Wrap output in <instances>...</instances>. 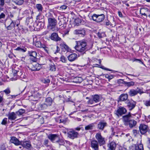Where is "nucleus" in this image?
Instances as JSON below:
<instances>
[{
    "mask_svg": "<svg viewBox=\"0 0 150 150\" xmlns=\"http://www.w3.org/2000/svg\"><path fill=\"white\" fill-rule=\"evenodd\" d=\"M35 46L38 47H42L41 43L40 41H37L35 43Z\"/></svg>",
    "mask_w": 150,
    "mask_h": 150,
    "instance_id": "3c124183",
    "label": "nucleus"
},
{
    "mask_svg": "<svg viewBox=\"0 0 150 150\" xmlns=\"http://www.w3.org/2000/svg\"><path fill=\"white\" fill-rule=\"evenodd\" d=\"M49 140L47 139H45L44 141L43 144L45 146H48V143Z\"/></svg>",
    "mask_w": 150,
    "mask_h": 150,
    "instance_id": "bf43d9fd",
    "label": "nucleus"
},
{
    "mask_svg": "<svg viewBox=\"0 0 150 150\" xmlns=\"http://www.w3.org/2000/svg\"><path fill=\"white\" fill-rule=\"evenodd\" d=\"M8 118L9 120H13L16 118V113L14 112L9 113L8 115Z\"/></svg>",
    "mask_w": 150,
    "mask_h": 150,
    "instance_id": "393cba45",
    "label": "nucleus"
},
{
    "mask_svg": "<svg viewBox=\"0 0 150 150\" xmlns=\"http://www.w3.org/2000/svg\"><path fill=\"white\" fill-rule=\"evenodd\" d=\"M98 144L97 141L93 140L91 142V146L94 150H98Z\"/></svg>",
    "mask_w": 150,
    "mask_h": 150,
    "instance_id": "a211bd4d",
    "label": "nucleus"
},
{
    "mask_svg": "<svg viewBox=\"0 0 150 150\" xmlns=\"http://www.w3.org/2000/svg\"><path fill=\"white\" fill-rule=\"evenodd\" d=\"M50 70L52 71H55L56 70L55 66L54 64H51L50 66Z\"/></svg>",
    "mask_w": 150,
    "mask_h": 150,
    "instance_id": "09e8293b",
    "label": "nucleus"
},
{
    "mask_svg": "<svg viewBox=\"0 0 150 150\" xmlns=\"http://www.w3.org/2000/svg\"><path fill=\"white\" fill-rule=\"evenodd\" d=\"M0 150H6L5 146L4 144H2L1 146Z\"/></svg>",
    "mask_w": 150,
    "mask_h": 150,
    "instance_id": "69168bd1",
    "label": "nucleus"
},
{
    "mask_svg": "<svg viewBox=\"0 0 150 150\" xmlns=\"http://www.w3.org/2000/svg\"><path fill=\"white\" fill-rule=\"evenodd\" d=\"M92 98L94 102L97 103L99 102L100 101V99L99 96L98 94H95L92 96Z\"/></svg>",
    "mask_w": 150,
    "mask_h": 150,
    "instance_id": "c756f323",
    "label": "nucleus"
},
{
    "mask_svg": "<svg viewBox=\"0 0 150 150\" xmlns=\"http://www.w3.org/2000/svg\"><path fill=\"white\" fill-rule=\"evenodd\" d=\"M26 49H22L19 47H18L16 49V50L19 51H22L23 52H25L26 51Z\"/></svg>",
    "mask_w": 150,
    "mask_h": 150,
    "instance_id": "6e6d98bb",
    "label": "nucleus"
},
{
    "mask_svg": "<svg viewBox=\"0 0 150 150\" xmlns=\"http://www.w3.org/2000/svg\"><path fill=\"white\" fill-rule=\"evenodd\" d=\"M73 33L75 35H80L81 36H83L85 35L86 31L83 28L81 30H75L74 31Z\"/></svg>",
    "mask_w": 150,
    "mask_h": 150,
    "instance_id": "2eb2a0df",
    "label": "nucleus"
},
{
    "mask_svg": "<svg viewBox=\"0 0 150 150\" xmlns=\"http://www.w3.org/2000/svg\"><path fill=\"white\" fill-rule=\"evenodd\" d=\"M10 142L16 146L20 145L22 144V141H19L16 137H12L11 138Z\"/></svg>",
    "mask_w": 150,
    "mask_h": 150,
    "instance_id": "dca6fc26",
    "label": "nucleus"
},
{
    "mask_svg": "<svg viewBox=\"0 0 150 150\" xmlns=\"http://www.w3.org/2000/svg\"><path fill=\"white\" fill-rule=\"evenodd\" d=\"M95 137L100 146L103 145L105 144V139L102 136L100 133H98L96 134Z\"/></svg>",
    "mask_w": 150,
    "mask_h": 150,
    "instance_id": "7ed1b4c3",
    "label": "nucleus"
},
{
    "mask_svg": "<svg viewBox=\"0 0 150 150\" xmlns=\"http://www.w3.org/2000/svg\"><path fill=\"white\" fill-rule=\"evenodd\" d=\"M97 35L98 38H103V37H106V35L105 32H98L97 33Z\"/></svg>",
    "mask_w": 150,
    "mask_h": 150,
    "instance_id": "4c0bfd02",
    "label": "nucleus"
},
{
    "mask_svg": "<svg viewBox=\"0 0 150 150\" xmlns=\"http://www.w3.org/2000/svg\"><path fill=\"white\" fill-rule=\"evenodd\" d=\"M25 112V110L24 109H19L18 111L16 112V114L18 115H22Z\"/></svg>",
    "mask_w": 150,
    "mask_h": 150,
    "instance_id": "79ce46f5",
    "label": "nucleus"
},
{
    "mask_svg": "<svg viewBox=\"0 0 150 150\" xmlns=\"http://www.w3.org/2000/svg\"><path fill=\"white\" fill-rule=\"evenodd\" d=\"M93 20L98 23L102 22L105 18V16L103 14H94L92 16Z\"/></svg>",
    "mask_w": 150,
    "mask_h": 150,
    "instance_id": "f03ea898",
    "label": "nucleus"
},
{
    "mask_svg": "<svg viewBox=\"0 0 150 150\" xmlns=\"http://www.w3.org/2000/svg\"><path fill=\"white\" fill-rule=\"evenodd\" d=\"M4 4V0H0V7H3Z\"/></svg>",
    "mask_w": 150,
    "mask_h": 150,
    "instance_id": "0e129e2a",
    "label": "nucleus"
},
{
    "mask_svg": "<svg viewBox=\"0 0 150 150\" xmlns=\"http://www.w3.org/2000/svg\"><path fill=\"white\" fill-rule=\"evenodd\" d=\"M143 93L141 89L137 88L136 89H132L130 90L128 92L129 96H133L137 95L138 93Z\"/></svg>",
    "mask_w": 150,
    "mask_h": 150,
    "instance_id": "39448f33",
    "label": "nucleus"
},
{
    "mask_svg": "<svg viewBox=\"0 0 150 150\" xmlns=\"http://www.w3.org/2000/svg\"><path fill=\"white\" fill-rule=\"evenodd\" d=\"M21 144V145L23 147L28 149H30L32 147L30 142L28 141H22Z\"/></svg>",
    "mask_w": 150,
    "mask_h": 150,
    "instance_id": "412c9836",
    "label": "nucleus"
},
{
    "mask_svg": "<svg viewBox=\"0 0 150 150\" xmlns=\"http://www.w3.org/2000/svg\"><path fill=\"white\" fill-rule=\"evenodd\" d=\"M60 46L62 49H64L66 50L67 51H69L70 50L69 47L65 44H61Z\"/></svg>",
    "mask_w": 150,
    "mask_h": 150,
    "instance_id": "ea45409f",
    "label": "nucleus"
},
{
    "mask_svg": "<svg viewBox=\"0 0 150 150\" xmlns=\"http://www.w3.org/2000/svg\"><path fill=\"white\" fill-rule=\"evenodd\" d=\"M107 124L106 122H100L98 124L97 128L100 130H103L104 127L107 126Z\"/></svg>",
    "mask_w": 150,
    "mask_h": 150,
    "instance_id": "4be33fe9",
    "label": "nucleus"
},
{
    "mask_svg": "<svg viewBox=\"0 0 150 150\" xmlns=\"http://www.w3.org/2000/svg\"><path fill=\"white\" fill-rule=\"evenodd\" d=\"M36 19L38 20V22L45 23L44 16L42 15L40 13L37 16Z\"/></svg>",
    "mask_w": 150,
    "mask_h": 150,
    "instance_id": "bb28decb",
    "label": "nucleus"
},
{
    "mask_svg": "<svg viewBox=\"0 0 150 150\" xmlns=\"http://www.w3.org/2000/svg\"><path fill=\"white\" fill-rule=\"evenodd\" d=\"M124 84L125 85V86H127L129 87L134 86V82L133 81H131L129 82L124 81Z\"/></svg>",
    "mask_w": 150,
    "mask_h": 150,
    "instance_id": "c9c22d12",
    "label": "nucleus"
},
{
    "mask_svg": "<svg viewBox=\"0 0 150 150\" xmlns=\"http://www.w3.org/2000/svg\"><path fill=\"white\" fill-rule=\"evenodd\" d=\"M13 72L15 75L17 74V75L18 76H19L21 75V71H17L16 70H13Z\"/></svg>",
    "mask_w": 150,
    "mask_h": 150,
    "instance_id": "de8ad7c7",
    "label": "nucleus"
},
{
    "mask_svg": "<svg viewBox=\"0 0 150 150\" xmlns=\"http://www.w3.org/2000/svg\"><path fill=\"white\" fill-rule=\"evenodd\" d=\"M3 92H4L6 95H7L9 94L10 93L11 91L10 88H8L5 90H4Z\"/></svg>",
    "mask_w": 150,
    "mask_h": 150,
    "instance_id": "8fccbe9b",
    "label": "nucleus"
},
{
    "mask_svg": "<svg viewBox=\"0 0 150 150\" xmlns=\"http://www.w3.org/2000/svg\"><path fill=\"white\" fill-rule=\"evenodd\" d=\"M128 95L127 93H123L121 94L118 98V101H127L128 98Z\"/></svg>",
    "mask_w": 150,
    "mask_h": 150,
    "instance_id": "6ab92c4d",
    "label": "nucleus"
},
{
    "mask_svg": "<svg viewBox=\"0 0 150 150\" xmlns=\"http://www.w3.org/2000/svg\"><path fill=\"white\" fill-rule=\"evenodd\" d=\"M60 145H63L65 144V142L64 140L62 139H60L59 137V140L56 142Z\"/></svg>",
    "mask_w": 150,
    "mask_h": 150,
    "instance_id": "c03bdc74",
    "label": "nucleus"
},
{
    "mask_svg": "<svg viewBox=\"0 0 150 150\" xmlns=\"http://www.w3.org/2000/svg\"><path fill=\"white\" fill-rule=\"evenodd\" d=\"M32 66L31 69V71H38L41 68V65L38 63L34 64Z\"/></svg>",
    "mask_w": 150,
    "mask_h": 150,
    "instance_id": "aec40b11",
    "label": "nucleus"
},
{
    "mask_svg": "<svg viewBox=\"0 0 150 150\" xmlns=\"http://www.w3.org/2000/svg\"><path fill=\"white\" fill-rule=\"evenodd\" d=\"M46 16L48 18V19H49L50 18H53L52 14L50 12L46 13Z\"/></svg>",
    "mask_w": 150,
    "mask_h": 150,
    "instance_id": "a18cd8bd",
    "label": "nucleus"
},
{
    "mask_svg": "<svg viewBox=\"0 0 150 150\" xmlns=\"http://www.w3.org/2000/svg\"><path fill=\"white\" fill-rule=\"evenodd\" d=\"M36 7L38 11L40 13L42 12L43 10L42 5L40 4H37L36 5Z\"/></svg>",
    "mask_w": 150,
    "mask_h": 150,
    "instance_id": "72a5a7b5",
    "label": "nucleus"
},
{
    "mask_svg": "<svg viewBox=\"0 0 150 150\" xmlns=\"http://www.w3.org/2000/svg\"><path fill=\"white\" fill-rule=\"evenodd\" d=\"M109 149L108 150H115L116 147V144L114 142L112 141L108 145Z\"/></svg>",
    "mask_w": 150,
    "mask_h": 150,
    "instance_id": "5701e85b",
    "label": "nucleus"
},
{
    "mask_svg": "<svg viewBox=\"0 0 150 150\" xmlns=\"http://www.w3.org/2000/svg\"><path fill=\"white\" fill-rule=\"evenodd\" d=\"M83 81L82 78L80 77H76L73 79V82L76 83H80Z\"/></svg>",
    "mask_w": 150,
    "mask_h": 150,
    "instance_id": "7c9ffc66",
    "label": "nucleus"
},
{
    "mask_svg": "<svg viewBox=\"0 0 150 150\" xmlns=\"http://www.w3.org/2000/svg\"><path fill=\"white\" fill-rule=\"evenodd\" d=\"M5 17V15L4 13H1V14L0 15V20L2 18H4ZM0 22H1V21H0Z\"/></svg>",
    "mask_w": 150,
    "mask_h": 150,
    "instance_id": "e2e57ef3",
    "label": "nucleus"
},
{
    "mask_svg": "<svg viewBox=\"0 0 150 150\" xmlns=\"http://www.w3.org/2000/svg\"><path fill=\"white\" fill-rule=\"evenodd\" d=\"M67 58L69 61L72 62L75 60L77 58V55L75 53H72L69 55Z\"/></svg>",
    "mask_w": 150,
    "mask_h": 150,
    "instance_id": "b1692460",
    "label": "nucleus"
},
{
    "mask_svg": "<svg viewBox=\"0 0 150 150\" xmlns=\"http://www.w3.org/2000/svg\"><path fill=\"white\" fill-rule=\"evenodd\" d=\"M132 132L135 136H136L137 134L139 133V131H137L135 129L133 130Z\"/></svg>",
    "mask_w": 150,
    "mask_h": 150,
    "instance_id": "680f3d73",
    "label": "nucleus"
},
{
    "mask_svg": "<svg viewBox=\"0 0 150 150\" xmlns=\"http://www.w3.org/2000/svg\"><path fill=\"white\" fill-rule=\"evenodd\" d=\"M68 137L69 138L74 139L78 137V133L74 130L69 131L67 133Z\"/></svg>",
    "mask_w": 150,
    "mask_h": 150,
    "instance_id": "9d476101",
    "label": "nucleus"
},
{
    "mask_svg": "<svg viewBox=\"0 0 150 150\" xmlns=\"http://www.w3.org/2000/svg\"><path fill=\"white\" fill-rule=\"evenodd\" d=\"M49 38L51 40L55 42L60 41L61 40V38L59 36L57 33H55L51 34Z\"/></svg>",
    "mask_w": 150,
    "mask_h": 150,
    "instance_id": "ddd939ff",
    "label": "nucleus"
},
{
    "mask_svg": "<svg viewBox=\"0 0 150 150\" xmlns=\"http://www.w3.org/2000/svg\"><path fill=\"white\" fill-rule=\"evenodd\" d=\"M47 137L52 142L56 143L59 140V137L58 134H49Z\"/></svg>",
    "mask_w": 150,
    "mask_h": 150,
    "instance_id": "423d86ee",
    "label": "nucleus"
},
{
    "mask_svg": "<svg viewBox=\"0 0 150 150\" xmlns=\"http://www.w3.org/2000/svg\"><path fill=\"white\" fill-rule=\"evenodd\" d=\"M127 112L126 109L124 107L120 108L116 111V114L118 116L125 114Z\"/></svg>",
    "mask_w": 150,
    "mask_h": 150,
    "instance_id": "f3484780",
    "label": "nucleus"
},
{
    "mask_svg": "<svg viewBox=\"0 0 150 150\" xmlns=\"http://www.w3.org/2000/svg\"><path fill=\"white\" fill-rule=\"evenodd\" d=\"M75 22L76 25H79L81 23V20L80 19L78 18L75 20Z\"/></svg>",
    "mask_w": 150,
    "mask_h": 150,
    "instance_id": "603ef678",
    "label": "nucleus"
},
{
    "mask_svg": "<svg viewBox=\"0 0 150 150\" xmlns=\"http://www.w3.org/2000/svg\"><path fill=\"white\" fill-rule=\"evenodd\" d=\"M60 22L61 23V25H62L63 24H64V23H65V21L63 19H61L59 23V24H60Z\"/></svg>",
    "mask_w": 150,
    "mask_h": 150,
    "instance_id": "774afa93",
    "label": "nucleus"
},
{
    "mask_svg": "<svg viewBox=\"0 0 150 150\" xmlns=\"http://www.w3.org/2000/svg\"><path fill=\"white\" fill-rule=\"evenodd\" d=\"M59 122L58 121L59 123H62L64 124H65L67 122V120L66 119H59Z\"/></svg>",
    "mask_w": 150,
    "mask_h": 150,
    "instance_id": "13d9d810",
    "label": "nucleus"
},
{
    "mask_svg": "<svg viewBox=\"0 0 150 150\" xmlns=\"http://www.w3.org/2000/svg\"><path fill=\"white\" fill-rule=\"evenodd\" d=\"M45 25V23L38 22V23L35 22L33 25L35 30L39 31L40 29H42Z\"/></svg>",
    "mask_w": 150,
    "mask_h": 150,
    "instance_id": "9b49d317",
    "label": "nucleus"
},
{
    "mask_svg": "<svg viewBox=\"0 0 150 150\" xmlns=\"http://www.w3.org/2000/svg\"><path fill=\"white\" fill-rule=\"evenodd\" d=\"M15 25V23L12 21L10 25L7 27V29L8 30L13 29L14 28Z\"/></svg>",
    "mask_w": 150,
    "mask_h": 150,
    "instance_id": "473e14b6",
    "label": "nucleus"
},
{
    "mask_svg": "<svg viewBox=\"0 0 150 150\" xmlns=\"http://www.w3.org/2000/svg\"><path fill=\"white\" fill-rule=\"evenodd\" d=\"M140 12L141 15L145 16L146 17H147L148 16H150V10L147 8H141Z\"/></svg>",
    "mask_w": 150,
    "mask_h": 150,
    "instance_id": "6e6552de",
    "label": "nucleus"
},
{
    "mask_svg": "<svg viewBox=\"0 0 150 150\" xmlns=\"http://www.w3.org/2000/svg\"><path fill=\"white\" fill-rule=\"evenodd\" d=\"M40 94L37 92H34L33 94L29 96V99L30 100L35 101L37 100L39 98Z\"/></svg>",
    "mask_w": 150,
    "mask_h": 150,
    "instance_id": "4468645a",
    "label": "nucleus"
},
{
    "mask_svg": "<svg viewBox=\"0 0 150 150\" xmlns=\"http://www.w3.org/2000/svg\"><path fill=\"white\" fill-rule=\"evenodd\" d=\"M105 76L106 78L108 79L109 81H110L111 79H113L114 77V76L112 74H105Z\"/></svg>",
    "mask_w": 150,
    "mask_h": 150,
    "instance_id": "37998d69",
    "label": "nucleus"
},
{
    "mask_svg": "<svg viewBox=\"0 0 150 150\" xmlns=\"http://www.w3.org/2000/svg\"><path fill=\"white\" fill-rule=\"evenodd\" d=\"M28 54L30 56L33 57H36L37 56V53L35 51H29Z\"/></svg>",
    "mask_w": 150,
    "mask_h": 150,
    "instance_id": "e433bc0d",
    "label": "nucleus"
},
{
    "mask_svg": "<svg viewBox=\"0 0 150 150\" xmlns=\"http://www.w3.org/2000/svg\"><path fill=\"white\" fill-rule=\"evenodd\" d=\"M94 125L93 123H91L86 126L85 127V129L86 130H91L93 129Z\"/></svg>",
    "mask_w": 150,
    "mask_h": 150,
    "instance_id": "2f4dec72",
    "label": "nucleus"
},
{
    "mask_svg": "<svg viewBox=\"0 0 150 150\" xmlns=\"http://www.w3.org/2000/svg\"><path fill=\"white\" fill-rule=\"evenodd\" d=\"M48 106L45 103L40 104L38 105V108L39 110H43L46 109Z\"/></svg>",
    "mask_w": 150,
    "mask_h": 150,
    "instance_id": "cd10ccee",
    "label": "nucleus"
},
{
    "mask_svg": "<svg viewBox=\"0 0 150 150\" xmlns=\"http://www.w3.org/2000/svg\"><path fill=\"white\" fill-rule=\"evenodd\" d=\"M131 118L132 116L130 113L123 116V121L125 125H127L128 122L132 120Z\"/></svg>",
    "mask_w": 150,
    "mask_h": 150,
    "instance_id": "f8f14e48",
    "label": "nucleus"
},
{
    "mask_svg": "<svg viewBox=\"0 0 150 150\" xmlns=\"http://www.w3.org/2000/svg\"><path fill=\"white\" fill-rule=\"evenodd\" d=\"M52 101V100L51 98L48 97L45 99V103L48 106H50L51 105Z\"/></svg>",
    "mask_w": 150,
    "mask_h": 150,
    "instance_id": "c85d7f7f",
    "label": "nucleus"
},
{
    "mask_svg": "<svg viewBox=\"0 0 150 150\" xmlns=\"http://www.w3.org/2000/svg\"><path fill=\"white\" fill-rule=\"evenodd\" d=\"M144 104L146 106H150V100H146L144 101Z\"/></svg>",
    "mask_w": 150,
    "mask_h": 150,
    "instance_id": "864d4df0",
    "label": "nucleus"
},
{
    "mask_svg": "<svg viewBox=\"0 0 150 150\" xmlns=\"http://www.w3.org/2000/svg\"><path fill=\"white\" fill-rule=\"evenodd\" d=\"M7 118H4L1 123V124L3 125H6L7 123Z\"/></svg>",
    "mask_w": 150,
    "mask_h": 150,
    "instance_id": "4d7b16f0",
    "label": "nucleus"
},
{
    "mask_svg": "<svg viewBox=\"0 0 150 150\" xmlns=\"http://www.w3.org/2000/svg\"><path fill=\"white\" fill-rule=\"evenodd\" d=\"M129 110H131L135 107L136 102L133 100H127L125 102Z\"/></svg>",
    "mask_w": 150,
    "mask_h": 150,
    "instance_id": "20e7f679",
    "label": "nucleus"
},
{
    "mask_svg": "<svg viewBox=\"0 0 150 150\" xmlns=\"http://www.w3.org/2000/svg\"><path fill=\"white\" fill-rule=\"evenodd\" d=\"M135 150H144L143 144H140L136 146Z\"/></svg>",
    "mask_w": 150,
    "mask_h": 150,
    "instance_id": "58836bf2",
    "label": "nucleus"
},
{
    "mask_svg": "<svg viewBox=\"0 0 150 150\" xmlns=\"http://www.w3.org/2000/svg\"><path fill=\"white\" fill-rule=\"evenodd\" d=\"M94 101L93 99H90L87 102L88 104H93L94 103Z\"/></svg>",
    "mask_w": 150,
    "mask_h": 150,
    "instance_id": "052dcab7",
    "label": "nucleus"
},
{
    "mask_svg": "<svg viewBox=\"0 0 150 150\" xmlns=\"http://www.w3.org/2000/svg\"><path fill=\"white\" fill-rule=\"evenodd\" d=\"M33 18L31 16L30 18L29 17H27L26 19V22L27 23L32 22L33 21Z\"/></svg>",
    "mask_w": 150,
    "mask_h": 150,
    "instance_id": "5fc2aeb1",
    "label": "nucleus"
},
{
    "mask_svg": "<svg viewBox=\"0 0 150 150\" xmlns=\"http://www.w3.org/2000/svg\"><path fill=\"white\" fill-rule=\"evenodd\" d=\"M41 81L44 83H48L50 82V79L49 77L45 78H43L41 79Z\"/></svg>",
    "mask_w": 150,
    "mask_h": 150,
    "instance_id": "f704fd0d",
    "label": "nucleus"
},
{
    "mask_svg": "<svg viewBox=\"0 0 150 150\" xmlns=\"http://www.w3.org/2000/svg\"><path fill=\"white\" fill-rule=\"evenodd\" d=\"M76 42V45L75 48L77 51L82 54L85 53L86 51L91 49L93 46L92 42H88L87 40H85Z\"/></svg>",
    "mask_w": 150,
    "mask_h": 150,
    "instance_id": "f257e3e1",
    "label": "nucleus"
},
{
    "mask_svg": "<svg viewBox=\"0 0 150 150\" xmlns=\"http://www.w3.org/2000/svg\"><path fill=\"white\" fill-rule=\"evenodd\" d=\"M67 59L64 56H62L60 58V61L63 63L66 62Z\"/></svg>",
    "mask_w": 150,
    "mask_h": 150,
    "instance_id": "49530a36",
    "label": "nucleus"
},
{
    "mask_svg": "<svg viewBox=\"0 0 150 150\" xmlns=\"http://www.w3.org/2000/svg\"><path fill=\"white\" fill-rule=\"evenodd\" d=\"M13 1L18 5H21L24 2L23 0H13Z\"/></svg>",
    "mask_w": 150,
    "mask_h": 150,
    "instance_id": "a19ab883",
    "label": "nucleus"
},
{
    "mask_svg": "<svg viewBox=\"0 0 150 150\" xmlns=\"http://www.w3.org/2000/svg\"><path fill=\"white\" fill-rule=\"evenodd\" d=\"M48 25L51 27V29L53 30L54 28L57 24V21L54 18L48 19Z\"/></svg>",
    "mask_w": 150,
    "mask_h": 150,
    "instance_id": "0eeeda50",
    "label": "nucleus"
},
{
    "mask_svg": "<svg viewBox=\"0 0 150 150\" xmlns=\"http://www.w3.org/2000/svg\"><path fill=\"white\" fill-rule=\"evenodd\" d=\"M133 62H135V61H138L140 63H142V64H143V63L139 59H133Z\"/></svg>",
    "mask_w": 150,
    "mask_h": 150,
    "instance_id": "338daca9",
    "label": "nucleus"
},
{
    "mask_svg": "<svg viewBox=\"0 0 150 150\" xmlns=\"http://www.w3.org/2000/svg\"><path fill=\"white\" fill-rule=\"evenodd\" d=\"M148 127V126L146 125L141 124L139 127V128L141 134H143L146 133L147 131Z\"/></svg>",
    "mask_w": 150,
    "mask_h": 150,
    "instance_id": "1a4fd4ad",
    "label": "nucleus"
},
{
    "mask_svg": "<svg viewBox=\"0 0 150 150\" xmlns=\"http://www.w3.org/2000/svg\"><path fill=\"white\" fill-rule=\"evenodd\" d=\"M137 124V122L134 120H131L128 122L127 125H129L130 128H133L135 127Z\"/></svg>",
    "mask_w": 150,
    "mask_h": 150,
    "instance_id": "a878e982",
    "label": "nucleus"
}]
</instances>
